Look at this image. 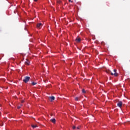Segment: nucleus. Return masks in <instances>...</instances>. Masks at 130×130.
Wrapping results in <instances>:
<instances>
[{"label":"nucleus","instance_id":"nucleus-13","mask_svg":"<svg viewBox=\"0 0 130 130\" xmlns=\"http://www.w3.org/2000/svg\"><path fill=\"white\" fill-rule=\"evenodd\" d=\"M73 129H76V126H73Z\"/></svg>","mask_w":130,"mask_h":130},{"label":"nucleus","instance_id":"nucleus-16","mask_svg":"<svg viewBox=\"0 0 130 130\" xmlns=\"http://www.w3.org/2000/svg\"><path fill=\"white\" fill-rule=\"evenodd\" d=\"M24 100H22V101H21V103H24Z\"/></svg>","mask_w":130,"mask_h":130},{"label":"nucleus","instance_id":"nucleus-8","mask_svg":"<svg viewBox=\"0 0 130 130\" xmlns=\"http://www.w3.org/2000/svg\"><path fill=\"white\" fill-rule=\"evenodd\" d=\"M76 41L77 42H80L81 41V38L76 39Z\"/></svg>","mask_w":130,"mask_h":130},{"label":"nucleus","instance_id":"nucleus-10","mask_svg":"<svg viewBox=\"0 0 130 130\" xmlns=\"http://www.w3.org/2000/svg\"><path fill=\"white\" fill-rule=\"evenodd\" d=\"M31 126L34 128H35V127H37V125H32Z\"/></svg>","mask_w":130,"mask_h":130},{"label":"nucleus","instance_id":"nucleus-17","mask_svg":"<svg viewBox=\"0 0 130 130\" xmlns=\"http://www.w3.org/2000/svg\"><path fill=\"white\" fill-rule=\"evenodd\" d=\"M77 129H80V127H78Z\"/></svg>","mask_w":130,"mask_h":130},{"label":"nucleus","instance_id":"nucleus-6","mask_svg":"<svg viewBox=\"0 0 130 130\" xmlns=\"http://www.w3.org/2000/svg\"><path fill=\"white\" fill-rule=\"evenodd\" d=\"M25 63L27 66H29L30 64V62H29V61H28V60H26V61H25Z\"/></svg>","mask_w":130,"mask_h":130},{"label":"nucleus","instance_id":"nucleus-11","mask_svg":"<svg viewBox=\"0 0 130 130\" xmlns=\"http://www.w3.org/2000/svg\"><path fill=\"white\" fill-rule=\"evenodd\" d=\"M82 93H83V94H85L86 93V90H85L84 89H82Z\"/></svg>","mask_w":130,"mask_h":130},{"label":"nucleus","instance_id":"nucleus-9","mask_svg":"<svg viewBox=\"0 0 130 130\" xmlns=\"http://www.w3.org/2000/svg\"><path fill=\"white\" fill-rule=\"evenodd\" d=\"M31 84L32 85V86H35V85H37V83L32 82H31Z\"/></svg>","mask_w":130,"mask_h":130},{"label":"nucleus","instance_id":"nucleus-1","mask_svg":"<svg viewBox=\"0 0 130 130\" xmlns=\"http://www.w3.org/2000/svg\"><path fill=\"white\" fill-rule=\"evenodd\" d=\"M116 72H117L116 69H114V73H113L112 72H111V71H109V74H111V76H114L115 77H117V76H118V74L116 73Z\"/></svg>","mask_w":130,"mask_h":130},{"label":"nucleus","instance_id":"nucleus-18","mask_svg":"<svg viewBox=\"0 0 130 130\" xmlns=\"http://www.w3.org/2000/svg\"><path fill=\"white\" fill-rule=\"evenodd\" d=\"M35 2H37L38 0H34Z\"/></svg>","mask_w":130,"mask_h":130},{"label":"nucleus","instance_id":"nucleus-12","mask_svg":"<svg viewBox=\"0 0 130 130\" xmlns=\"http://www.w3.org/2000/svg\"><path fill=\"white\" fill-rule=\"evenodd\" d=\"M75 100L76 101H78V100H79V98L78 97L75 98Z\"/></svg>","mask_w":130,"mask_h":130},{"label":"nucleus","instance_id":"nucleus-2","mask_svg":"<svg viewBox=\"0 0 130 130\" xmlns=\"http://www.w3.org/2000/svg\"><path fill=\"white\" fill-rule=\"evenodd\" d=\"M29 81H30V77L26 76L24 77V79H23V82L24 83H28Z\"/></svg>","mask_w":130,"mask_h":130},{"label":"nucleus","instance_id":"nucleus-5","mask_svg":"<svg viewBox=\"0 0 130 130\" xmlns=\"http://www.w3.org/2000/svg\"><path fill=\"white\" fill-rule=\"evenodd\" d=\"M117 106H118V107H121L122 106V102H119L118 103Z\"/></svg>","mask_w":130,"mask_h":130},{"label":"nucleus","instance_id":"nucleus-7","mask_svg":"<svg viewBox=\"0 0 130 130\" xmlns=\"http://www.w3.org/2000/svg\"><path fill=\"white\" fill-rule=\"evenodd\" d=\"M51 122H52L53 123H55V121H56L55 119V118H53V119H51Z\"/></svg>","mask_w":130,"mask_h":130},{"label":"nucleus","instance_id":"nucleus-14","mask_svg":"<svg viewBox=\"0 0 130 130\" xmlns=\"http://www.w3.org/2000/svg\"><path fill=\"white\" fill-rule=\"evenodd\" d=\"M17 108H18V109H20V108H21V107L20 106H18Z\"/></svg>","mask_w":130,"mask_h":130},{"label":"nucleus","instance_id":"nucleus-3","mask_svg":"<svg viewBox=\"0 0 130 130\" xmlns=\"http://www.w3.org/2000/svg\"><path fill=\"white\" fill-rule=\"evenodd\" d=\"M41 27H42V23H40L37 24V27L38 28V29H40Z\"/></svg>","mask_w":130,"mask_h":130},{"label":"nucleus","instance_id":"nucleus-4","mask_svg":"<svg viewBox=\"0 0 130 130\" xmlns=\"http://www.w3.org/2000/svg\"><path fill=\"white\" fill-rule=\"evenodd\" d=\"M49 100H50L51 102H52L53 100L55 99V98H54V96H49Z\"/></svg>","mask_w":130,"mask_h":130},{"label":"nucleus","instance_id":"nucleus-15","mask_svg":"<svg viewBox=\"0 0 130 130\" xmlns=\"http://www.w3.org/2000/svg\"><path fill=\"white\" fill-rule=\"evenodd\" d=\"M69 2L70 3H73V1H72V0H69Z\"/></svg>","mask_w":130,"mask_h":130}]
</instances>
